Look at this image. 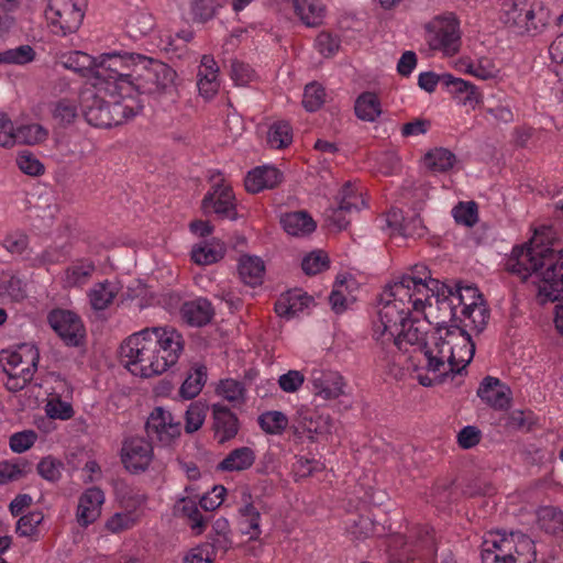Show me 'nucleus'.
Listing matches in <instances>:
<instances>
[{"label":"nucleus","mask_w":563,"mask_h":563,"mask_svg":"<svg viewBox=\"0 0 563 563\" xmlns=\"http://www.w3.org/2000/svg\"><path fill=\"white\" fill-rule=\"evenodd\" d=\"M253 449L241 446L232 450L217 466L221 472H242L249 470L255 462Z\"/></svg>","instance_id":"36"},{"label":"nucleus","mask_w":563,"mask_h":563,"mask_svg":"<svg viewBox=\"0 0 563 563\" xmlns=\"http://www.w3.org/2000/svg\"><path fill=\"white\" fill-rule=\"evenodd\" d=\"M48 131L37 123L21 125L15 131L18 143L37 144L46 140Z\"/></svg>","instance_id":"55"},{"label":"nucleus","mask_w":563,"mask_h":563,"mask_svg":"<svg viewBox=\"0 0 563 563\" xmlns=\"http://www.w3.org/2000/svg\"><path fill=\"white\" fill-rule=\"evenodd\" d=\"M19 168L26 175L38 176L43 174V164L29 151H22L16 157Z\"/></svg>","instance_id":"64"},{"label":"nucleus","mask_w":563,"mask_h":563,"mask_svg":"<svg viewBox=\"0 0 563 563\" xmlns=\"http://www.w3.org/2000/svg\"><path fill=\"white\" fill-rule=\"evenodd\" d=\"M258 424L268 434H280L288 426V418L282 411H266L258 417Z\"/></svg>","instance_id":"50"},{"label":"nucleus","mask_w":563,"mask_h":563,"mask_svg":"<svg viewBox=\"0 0 563 563\" xmlns=\"http://www.w3.org/2000/svg\"><path fill=\"white\" fill-rule=\"evenodd\" d=\"M86 90L80 96L81 113L88 124L108 129L135 117L141 101L119 92Z\"/></svg>","instance_id":"6"},{"label":"nucleus","mask_w":563,"mask_h":563,"mask_svg":"<svg viewBox=\"0 0 563 563\" xmlns=\"http://www.w3.org/2000/svg\"><path fill=\"white\" fill-rule=\"evenodd\" d=\"M416 276H420L422 284L432 286L426 302V310L421 312L424 327L435 324V332L432 336L445 333L446 329L460 327L461 308L466 299L464 287L452 288L439 279L432 278L430 271L424 265L415 266Z\"/></svg>","instance_id":"4"},{"label":"nucleus","mask_w":563,"mask_h":563,"mask_svg":"<svg viewBox=\"0 0 563 563\" xmlns=\"http://www.w3.org/2000/svg\"><path fill=\"white\" fill-rule=\"evenodd\" d=\"M34 57L35 52L30 45H21L0 52V64L25 65L32 62Z\"/></svg>","instance_id":"56"},{"label":"nucleus","mask_w":563,"mask_h":563,"mask_svg":"<svg viewBox=\"0 0 563 563\" xmlns=\"http://www.w3.org/2000/svg\"><path fill=\"white\" fill-rule=\"evenodd\" d=\"M121 460L130 473L144 472L153 460V446L143 438L128 439L122 445Z\"/></svg>","instance_id":"20"},{"label":"nucleus","mask_w":563,"mask_h":563,"mask_svg":"<svg viewBox=\"0 0 563 563\" xmlns=\"http://www.w3.org/2000/svg\"><path fill=\"white\" fill-rule=\"evenodd\" d=\"M147 435L162 445H169L181 433V422L170 411L156 407L146 421Z\"/></svg>","instance_id":"16"},{"label":"nucleus","mask_w":563,"mask_h":563,"mask_svg":"<svg viewBox=\"0 0 563 563\" xmlns=\"http://www.w3.org/2000/svg\"><path fill=\"white\" fill-rule=\"evenodd\" d=\"M43 519L44 516L41 511H31L22 516L16 523V533L20 537H32Z\"/></svg>","instance_id":"63"},{"label":"nucleus","mask_w":563,"mask_h":563,"mask_svg":"<svg viewBox=\"0 0 563 563\" xmlns=\"http://www.w3.org/2000/svg\"><path fill=\"white\" fill-rule=\"evenodd\" d=\"M223 256L222 247L213 243L203 242L194 246L191 260L198 265H210Z\"/></svg>","instance_id":"51"},{"label":"nucleus","mask_w":563,"mask_h":563,"mask_svg":"<svg viewBox=\"0 0 563 563\" xmlns=\"http://www.w3.org/2000/svg\"><path fill=\"white\" fill-rule=\"evenodd\" d=\"M539 525L547 533L563 532V511L555 507H543L538 514Z\"/></svg>","instance_id":"49"},{"label":"nucleus","mask_w":563,"mask_h":563,"mask_svg":"<svg viewBox=\"0 0 563 563\" xmlns=\"http://www.w3.org/2000/svg\"><path fill=\"white\" fill-rule=\"evenodd\" d=\"M264 262L257 256H243L239 264V275L245 285L256 287L263 283Z\"/></svg>","instance_id":"39"},{"label":"nucleus","mask_w":563,"mask_h":563,"mask_svg":"<svg viewBox=\"0 0 563 563\" xmlns=\"http://www.w3.org/2000/svg\"><path fill=\"white\" fill-rule=\"evenodd\" d=\"M456 163L455 155L448 148L437 147L424 155V164L433 172L445 173Z\"/></svg>","instance_id":"46"},{"label":"nucleus","mask_w":563,"mask_h":563,"mask_svg":"<svg viewBox=\"0 0 563 563\" xmlns=\"http://www.w3.org/2000/svg\"><path fill=\"white\" fill-rule=\"evenodd\" d=\"M214 434L220 443L233 439L239 431L238 417L224 405H212Z\"/></svg>","instance_id":"30"},{"label":"nucleus","mask_w":563,"mask_h":563,"mask_svg":"<svg viewBox=\"0 0 563 563\" xmlns=\"http://www.w3.org/2000/svg\"><path fill=\"white\" fill-rule=\"evenodd\" d=\"M475 346L470 334L460 327L446 329L444 334L424 340L412 350L406 369L412 367L416 379L422 386L440 383L449 373H459L473 358Z\"/></svg>","instance_id":"3"},{"label":"nucleus","mask_w":563,"mask_h":563,"mask_svg":"<svg viewBox=\"0 0 563 563\" xmlns=\"http://www.w3.org/2000/svg\"><path fill=\"white\" fill-rule=\"evenodd\" d=\"M325 92L321 85L310 82L305 87L302 106L309 112L317 111L324 102Z\"/></svg>","instance_id":"59"},{"label":"nucleus","mask_w":563,"mask_h":563,"mask_svg":"<svg viewBox=\"0 0 563 563\" xmlns=\"http://www.w3.org/2000/svg\"><path fill=\"white\" fill-rule=\"evenodd\" d=\"M299 424L309 433V437L322 435L329 433L331 430L329 416H322L309 408H301L298 411Z\"/></svg>","instance_id":"41"},{"label":"nucleus","mask_w":563,"mask_h":563,"mask_svg":"<svg viewBox=\"0 0 563 563\" xmlns=\"http://www.w3.org/2000/svg\"><path fill=\"white\" fill-rule=\"evenodd\" d=\"M481 552L522 558V563H533L537 560L534 542L519 531L487 532L482 542Z\"/></svg>","instance_id":"10"},{"label":"nucleus","mask_w":563,"mask_h":563,"mask_svg":"<svg viewBox=\"0 0 563 563\" xmlns=\"http://www.w3.org/2000/svg\"><path fill=\"white\" fill-rule=\"evenodd\" d=\"M456 68L467 75L481 80L494 79L499 74L494 58L489 56H481L476 59L471 57H461L456 63Z\"/></svg>","instance_id":"31"},{"label":"nucleus","mask_w":563,"mask_h":563,"mask_svg":"<svg viewBox=\"0 0 563 563\" xmlns=\"http://www.w3.org/2000/svg\"><path fill=\"white\" fill-rule=\"evenodd\" d=\"M477 396L495 410H507L511 404L510 388L493 376H486L481 382Z\"/></svg>","instance_id":"22"},{"label":"nucleus","mask_w":563,"mask_h":563,"mask_svg":"<svg viewBox=\"0 0 563 563\" xmlns=\"http://www.w3.org/2000/svg\"><path fill=\"white\" fill-rule=\"evenodd\" d=\"M106 501L104 493L99 487L86 488L78 498L76 509V521L81 528H87L101 516L102 506Z\"/></svg>","instance_id":"21"},{"label":"nucleus","mask_w":563,"mask_h":563,"mask_svg":"<svg viewBox=\"0 0 563 563\" xmlns=\"http://www.w3.org/2000/svg\"><path fill=\"white\" fill-rule=\"evenodd\" d=\"M539 298L544 301H558L554 323L563 336V253L556 255L545 273L544 283L540 286Z\"/></svg>","instance_id":"15"},{"label":"nucleus","mask_w":563,"mask_h":563,"mask_svg":"<svg viewBox=\"0 0 563 563\" xmlns=\"http://www.w3.org/2000/svg\"><path fill=\"white\" fill-rule=\"evenodd\" d=\"M313 299L299 289L290 290L282 295L275 302V311L279 317L290 319L307 309Z\"/></svg>","instance_id":"32"},{"label":"nucleus","mask_w":563,"mask_h":563,"mask_svg":"<svg viewBox=\"0 0 563 563\" xmlns=\"http://www.w3.org/2000/svg\"><path fill=\"white\" fill-rule=\"evenodd\" d=\"M40 353L36 346L32 344H22L16 350H4L0 354L2 367L9 368V372H19L18 368L30 367L37 369Z\"/></svg>","instance_id":"27"},{"label":"nucleus","mask_w":563,"mask_h":563,"mask_svg":"<svg viewBox=\"0 0 563 563\" xmlns=\"http://www.w3.org/2000/svg\"><path fill=\"white\" fill-rule=\"evenodd\" d=\"M216 391L220 397L231 402L234 407L242 406L246 401L245 384L233 378L221 379Z\"/></svg>","instance_id":"43"},{"label":"nucleus","mask_w":563,"mask_h":563,"mask_svg":"<svg viewBox=\"0 0 563 563\" xmlns=\"http://www.w3.org/2000/svg\"><path fill=\"white\" fill-rule=\"evenodd\" d=\"M382 113L380 101L374 92H363L355 101V114L363 121L373 122Z\"/></svg>","instance_id":"45"},{"label":"nucleus","mask_w":563,"mask_h":563,"mask_svg":"<svg viewBox=\"0 0 563 563\" xmlns=\"http://www.w3.org/2000/svg\"><path fill=\"white\" fill-rule=\"evenodd\" d=\"M283 173L271 165L257 166L250 170L244 179L245 189L257 194L265 189H273L283 181Z\"/></svg>","instance_id":"26"},{"label":"nucleus","mask_w":563,"mask_h":563,"mask_svg":"<svg viewBox=\"0 0 563 563\" xmlns=\"http://www.w3.org/2000/svg\"><path fill=\"white\" fill-rule=\"evenodd\" d=\"M181 319L191 327H202L213 316L211 303L205 298L186 301L180 308Z\"/></svg>","instance_id":"34"},{"label":"nucleus","mask_w":563,"mask_h":563,"mask_svg":"<svg viewBox=\"0 0 563 563\" xmlns=\"http://www.w3.org/2000/svg\"><path fill=\"white\" fill-rule=\"evenodd\" d=\"M503 10L506 24L515 25L526 32L539 30V25L534 21L536 13L532 9L527 8V3L509 0L504 3Z\"/></svg>","instance_id":"29"},{"label":"nucleus","mask_w":563,"mask_h":563,"mask_svg":"<svg viewBox=\"0 0 563 563\" xmlns=\"http://www.w3.org/2000/svg\"><path fill=\"white\" fill-rule=\"evenodd\" d=\"M87 0H47L45 19L56 35L76 32L82 23Z\"/></svg>","instance_id":"11"},{"label":"nucleus","mask_w":563,"mask_h":563,"mask_svg":"<svg viewBox=\"0 0 563 563\" xmlns=\"http://www.w3.org/2000/svg\"><path fill=\"white\" fill-rule=\"evenodd\" d=\"M210 181V189L202 199L203 212L235 219L236 200L231 185L225 181L220 173L212 175Z\"/></svg>","instance_id":"14"},{"label":"nucleus","mask_w":563,"mask_h":563,"mask_svg":"<svg viewBox=\"0 0 563 563\" xmlns=\"http://www.w3.org/2000/svg\"><path fill=\"white\" fill-rule=\"evenodd\" d=\"M96 272V264L89 257H81L71 261L63 271L60 276L64 289H82Z\"/></svg>","instance_id":"24"},{"label":"nucleus","mask_w":563,"mask_h":563,"mask_svg":"<svg viewBox=\"0 0 563 563\" xmlns=\"http://www.w3.org/2000/svg\"><path fill=\"white\" fill-rule=\"evenodd\" d=\"M48 322L60 339L70 346H78L84 336V324L73 311L56 309L49 312Z\"/></svg>","instance_id":"18"},{"label":"nucleus","mask_w":563,"mask_h":563,"mask_svg":"<svg viewBox=\"0 0 563 563\" xmlns=\"http://www.w3.org/2000/svg\"><path fill=\"white\" fill-rule=\"evenodd\" d=\"M426 41L432 51L455 55L462 45L459 20L453 14L433 18L426 24Z\"/></svg>","instance_id":"12"},{"label":"nucleus","mask_w":563,"mask_h":563,"mask_svg":"<svg viewBox=\"0 0 563 563\" xmlns=\"http://www.w3.org/2000/svg\"><path fill=\"white\" fill-rule=\"evenodd\" d=\"M124 55L112 52L93 57L89 54L76 51L69 53L64 60L66 68L80 73L82 76H91L95 79L93 86L99 91L118 92L117 81L120 75L126 76L129 66L124 62Z\"/></svg>","instance_id":"7"},{"label":"nucleus","mask_w":563,"mask_h":563,"mask_svg":"<svg viewBox=\"0 0 563 563\" xmlns=\"http://www.w3.org/2000/svg\"><path fill=\"white\" fill-rule=\"evenodd\" d=\"M140 519L134 512L118 511L106 521L104 528L111 533H120L132 529Z\"/></svg>","instance_id":"54"},{"label":"nucleus","mask_w":563,"mask_h":563,"mask_svg":"<svg viewBox=\"0 0 563 563\" xmlns=\"http://www.w3.org/2000/svg\"><path fill=\"white\" fill-rule=\"evenodd\" d=\"M121 289V284L115 279L96 283L88 291L91 308L96 311L106 310L113 303Z\"/></svg>","instance_id":"33"},{"label":"nucleus","mask_w":563,"mask_h":563,"mask_svg":"<svg viewBox=\"0 0 563 563\" xmlns=\"http://www.w3.org/2000/svg\"><path fill=\"white\" fill-rule=\"evenodd\" d=\"M71 394L73 390L66 380H57L56 386L53 387V391L49 394L46 404V413L53 419H70L74 415V409L69 401L63 400L62 398H70Z\"/></svg>","instance_id":"28"},{"label":"nucleus","mask_w":563,"mask_h":563,"mask_svg":"<svg viewBox=\"0 0 563 563\" xmlns=\"http://www.w3.org/2000/svg\"><path fill=\"white\" fill-rule=\"evenodd\" d=\"M296 15L308 27H317L322 24L325 7L321 0H292Z\"/></svg>","instance_id":"35"},{"label":"nucleus","mask_w":563,"mask_h":563,"mask_svg":"<svg viewBox=\"0 0 563 563\" xmlns=\"http://www.w3.org/2000/svg\"><path fill=\"white\" fill-rule=\"evenodd\" d=\"M452 214L457 223L473 227L478 220L477 205L474 201L460 202L453 208Z\"/></svg>","instance_id":"60"},{"label":"nucleus","mask_w":563,"mask_h":563,"mask_svg":"<svg viewBox=\"0 0 563 563\" xmlns=\"http://www.w3.org/2000/svg\"><path fill=\"white\" fill-rule=\"evenodd\" d=\"M338 200L340 208L349 212H357L366 206L363 187L356 181L345 183L339 192Z\"/></svg>","instance_id":"40"},{"label":"nucleus","mask_w":563,"mask_h":563,"mask_svg":"<svg viewBox=\"0 0 563 563\" xmlns=\"http://www.w3.org/2000/svg\"><path fill=\"white\" fill-rule=\"evenodd\" d=\"M65 257V253L60 246L57 245H48L40 253L29 254L25 256V263L31 268H46L48 266L58 264Z\"/></svg>","instance_id":"42"},{"label":"nucleus","mask_w":563,"mask_h":563,"mask_svg":"<svg viewBox=\"0 0 563 563\" xmlns=\"http://www.w3.org/2000/svg\"><path fill=\"white\" fill-rule=\"evenodd\" d=\"M466 299L462 303L460 329L467 328L482 332L488 320V311L483 305L482 295L474 286H464Z\"/></svg>","instance_id":"17"},{"label":"nucleus","mask_w":563,"mask_h":563,"mask_svg":"<svg viewBox=\"0 0 563 563\" xmlns=\"http://www.w3.org/2000/svg\"><path fill=\"white\" fill-rule=\"evenodd\" d=\"M1 245L11 255L19 256L25 262V256L31 254L30 239L29 235L22 230H13L8 232L2 241Z\"/></svg>","instance_id":"44"},{"label":"nucleus","mask_w":563,"mask_h":563,"mask_svg":"<svg viewBox=\"0 0 563 563\" xmlns=\"http://www.w3.org/2000/svg\"><path fill=\"white\" fill-rule=\"evenodd\" d=\"M284 230L294 236H303L316 230V222L306 211L285 213L280 218Z\"/></svg>","instance_id":"37"},{"label":"nucleus","mask_w":563,"mask_h":563,"mask_svg":"<svg viewBox=\"0 0 563 563\" xmlns=\"http://www.w3.org/2000/svg\"><path fill=\"white\" fill-rule=\"evenodd\" d=\"M560 254H563V249L539 247L533 246L532 243L515 246L506 262V269L522 280L532 274H537L540 277L538 285L539 296L540 286L544 283L545 273L550 268L552 260Z\"/></svg>","instance_id":"9"},{"label":"nucleus","mask_w":563,"mask_h":563,"mask_svg":"<svg viewBox=\"0 0 563 563\" xmlns=\"http://www.w3.org/2000/svg\"><path fill=\"white\" fill-rule=\"evenodd\" d=\"M415 266L395 278L379 294L372 320V336L376 342L379 365L398 378L409 364L408 346L419 349L428 330L421 319L432 286L422 284Z\"/></svg>","instance_id":"1"},{"label":"nucleus","mask_w":563,"mask_h":563,"mask_svg":"<svg viewBox=\"0 0 563 563\" xmlns=\"http://www.w3.org/2000/svg\"><path fill=\"white\" fill-rule=\"evenodd\" d=\"M224 0H191V10L200 22L211 20L219 8H222Z\"/></svg>","instance_id":"58"},{"label":"nucleus","mask_w":563,"mask_h":563,"mask_svg":"<svg viewBox=\"0 0 563 563\" xmlns=\"http://www.w3.org/2000/svg\"><path fill=\"white\" fill-rule=\"evenodd\" d=\"M310 383L313 396L323 400H335L346 395L347 383L339 372L313 369Z\"/></svg>","instance_id":"19"},{"label":"nucleus","mask_w":563,"mask_h":563,"mask_svg":"<svg viewBox=\"0 0 563 563\" xmlns=\"http://www.w3.org/2000/svg\"><path fill=\"white\" fill-rule=\"evenodd\" d=\"M117 497L122 511L134 512L139 519L141 518V508L146 500L142 493L125 487L118 490Z\"/></svg>","instance_id":"48"},{"label":"nucleus","mask_w":563,"mask_h":563,"mask_svg":"<svg viewBox=\"0 0 563 563\" xmlns=\"http://www.w3.org/2000/svg\"><path fill=\"white\" fill-rule=\"evenodd\" d=\"M292 141V129L286 121L275 122L268 131L267 143L273 148H284Z\"/></svg>","instance_id":"52"},{"label":"nucleus","mask_w":563,"mask_h":563,"mask_svg":"<svg viewBox=\"0 0 563 563\" xmlns=\"http://www.w3.org/2000/svg\"><path fill=\"white\" fill-rule=\"evenodd\" d=\"M129 66L126 76L120 75L118 92L137 99L139 95L166 90L174 85L176 71L168 65L141 54L123 53Z\"/></svg>","instance_id":"5"},{"label":"nucleus","mask_w":563,"mask_h":563,"mask_svg":"<svg viewBox=\"0 0 563 563\" xmlns=\"http://www.w3.org/2000/svg\"><path fill=\"white\" fill-rule=\"evenodd\" d=\"M387 549L390 558L398 563H435L438 548L433 528L416 525L406 534H391Z\"/></svg>","instance_id":"8"},{"label":"nucleus","mask_w":563,"mask_h":563,"mask_svg":"<svg viewBox=\"0 0 563 563\" xmlns=\"http://www.w3.org/2000/svg\"><path fill=\"white\" fill-rule=\"evenodd\" d=\"M444 88L461 104L475 109L483 102V95L473 82L445 74Z\"/></svg>","instance_id":"25"},{"label":"nucleus","mask_w":563,"mask_h":563,"mask_svg":"<svg viewBox=\"0 0 563 563\" xmlns=\"http://www.w3.org/2000/svg\"><path fill=\"white\" fill-rule=\"evenodd\" d=\"M260 522L261 514L252 504H249L241 509V532L249 536L250 540L260 539L262 534Z\"/></svg>","instance_id":"47"},{"label":"nucleus","mask_w":563,"mask_h":563,"mask_svg":"<svg viewBox=\"0 0 563 563\" xmlns=\"http://www.w3.org/2000/svg\"><path fill=\"white\" fill-rule=\"evenodd\" d=\"M227 489L224 486H214L210 492L206 493L197 504L191 498H183L179 504L180 511L187 518L188 525L194 534H202L210 520L209 516H203L200 508L205 511H213L220 507L224 500Z\"/></svg>","instance_id":"13"},{"label":"nucleus","mask_w":563,"mask_h":563,"mask_svg":"<svg viewBox=\"0 0 563 563\" xmlns=\"http://www.w3.org/2000/svg\"><path fill=\"white\" fill-rule=\"evenodd\" d=\"M0 288L14 301H20L26 296L25 283L15 275L0 277Z\"/></svg>","instance_id":"61"},{"label":"nucleus","mask_w":563,"mask_h":563,"mask_svg":"<svg viewBox=\"0 0 563 563\" xmlns=\"http://www.w3.org/2000/svg\"><path fill=\"white\" fill-rule=\"evenodd\" d=\"M208 407L202 401H194L189 405L185 413V431L194 433L198 431L206 419Z\"/></svg>","instance_id":"53"},{"label":"nucleus","mask_w":563,"mask_h":563,"mask_svg":"<svg viewBox=\"0 0 563 563\" xmlns=\"http://www.w3.org/2000/svg\"><path fill=\"white\" fill-rule=\"evenodd\" d=\"M34 368L22 367L19 372H9V368L4 367V373L8 378L4 382L5 388L11 393H16L22 390L33 378Z\"/></svg>","instance_id":"57"},{"label":"nucleus","mask_w":563,"mask_h":563,"mask_svg":"<svg viewBox=\"0 0 563 563\" xmlns=\"http://www.w3.org/2000/svg\"><path fill=\"white\" fill-rule=\"evenodd\" d=\"M329 266V258L322 251H314L302 258L301 268L307 275H317Z\"/></svg>","instance_id":"62"},{"label":"nucleus","mask_w":563,"mask_h":563,"mask_svg":"<svg viewBox=\"0 0 563 563\" xmlns=\"http://www.w3.org/2000/svg\"><path fill=\"white\" fill-rule=\"evenodd\" d=\"M184 350L185 339L177 329L151 327L126 338L120 346V355L131 374L150 378L176 365Z\"/></svg>","instance_id":"2"},{"label":"nucleus","mask_w":563,"mask_h":563,"mask_svg":"<svg viewBox=\"0 0 563 563\" xmlns=\"http://www.w3.org/2000/svg\"><path fill=\"white\" fill-rule=\"evenodd\" d=\"M208 377V371L205 365L196 364L194 365L184 383L179 388V395L184 399H194L197 397L202 390Z\"/></svg>","instance_id":"38"},{"label":"nucleus","mask_w":563,"mask_h":563,"mask_svg":"<svg viewBox=\"0 0 563 563\" xmlns=\"http://www.w3.org/2000/svg\"><path fill=\"white\" fill-rule=\"evenodd\" d=\"M387 227L391 230V235L418 239L426 234L427 228L418 214L405 217L402 211L391 208L386 214Z\"/></svg>","instance_id":"23"}]
</instances>
